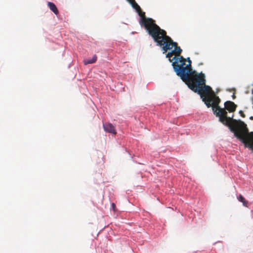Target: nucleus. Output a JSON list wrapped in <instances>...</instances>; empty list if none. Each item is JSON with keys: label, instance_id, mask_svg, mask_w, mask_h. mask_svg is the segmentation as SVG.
I'll return each mask as SVG.
<instances>
[{"label": "nucleus", "instance_id": "obj_15", "mask_svg": "<svg viewBox=\"0 0 253 253\" xmlns=\"http://www.w3.org/2000/svg\"><path fill=\"white\" fill-rule=\"evenodd\" d=\"M239 114H240V115H241L242 117H245V115L244 113L243 112V111H239Z\"/></svg>", "mask_w": 253, "mask_h": 253}, {"label": "nucleus", "instance_id": "obj_17", "mask_svg": "<svg viewBox=\"0 0 253 253\" xmlns=\"http://www.w3.org/2000/svg\"><path fill=\"white\" fill-rule=\"evenodd\" d=\"M233 98L234 99L235 98V95L234 94L233 95Z\"/></svg>", "mask_w": 253, "mask_h": 253}, {"label": "nucleus", "instance_id": "obj_5", "mask_svg": "<svg viewBox=\"0 0 253 253\" xmlns=\"http://www.w3.org/2000/svg\"><path fill=\"white\" fill-rule=\"evenodd\" d=\"M225 110H227L230 112H233L235 111L237 105L231 101H227L224 103Z\"/></svg>", "mask_w": 253, "mask_h": 253}, {"label": "nucleus", "instance_id": "obj_10", "mask_svg": "<svg viewBox=\"0 0 253 253\" xmlns=\"http://www.w3.org/2000/svg\"><path fill=\"white\" fill-rule=\"evenodd\" d=\"M238 199L239 201L243 203V204L244 206H247L248 202L246 201L245 199L241 195H240L239 196V197H238Z\"/></svg>", "mask_w": 253, "mask_h": 253}, {"label": "nucleus", "instance_id": "obj_11", "mask_svg": "<svg viewBox=\"0 0 253 253\" xmlns=\"http://www.w3.org/2000/svg\"><path fill=\"white\" fill-rule=\"evenodd\" d=\"M131 6L133 8H134L136 10V11H139L140 10V7L138 5V4L136 2L133 3V4H131Z\"/></svg>", "mask_w": 253, "mask_h": 253}, {"label": "nucleus", "instance_id": "obj_6", "mask_svg": "<svg viewBox=\"0 0 253 253\" xmlns=\"http://www.w3.org/2000/svg\"><path fill=\"white\" fill-rule=\"evenodd\" d=\"M103 128L105 131L113 133L114 134H116V129L115 126L111 123H104L103 124Z\"/></svg>", "mask_w": 253, "mask_h": 253}, {"label": "nucleus", "instance_id": "obj_8", "mask_svg": "<svg viewBox=\"0 0 253 253\" xmlns=\"http://www.w3.org/2000/svg\"><path fill=\"white\" fill-rule=\"evenodd\" d=\"M47 5L49 9L56 15H58L59 11L55 5V4L52 2H48Z\"/></svg>", "mask_w": 253, "mask_h": 253}, {"label": "nucleus", "instance_id": "obj_4", "mask_svg": "<svg viewBox=\"0 0 253 253\" xmlns=\"http://www.w3.org/2000/svg\"><path fill=\"white\" fill-rule=\"evenodd\" d=\"M137 12L141 18L140 24L144 27L153 40H157L158 39V34L164 33V30L161 29L157 25L154 20L151 18L146 17L145 12L142 11L141 9L140 11Z\"/></svg>", "mask_w": 253, "mask_h": 253}, {"label": "nucleus", "instance_id": "obj_18", "mask_svg": "<svg viewBox=\"0 0 253 253\" xmlns=\"http://www.w3.org/2000/svg\"><path fill=\"white\" fill-rule=\"evenodd\" d=\"M250 119H251V120H253V117H250Z\"/></svg>", "mask_w": 253, "mask_h": 253}, {"label": "nucleus", "instance_id": "obj_9", "mask_svg": "<svg viewBox=\"0 0 253 253\" xmlns=\"http://www.w3.org/2000/svg\"><path fill=\"white\" fill-rule=\"evenodd\" d=\"M97 60V56L96 55H94L93 57L89 59H85L84 61V65H87L88 64H92L95 63Z\"/></svg>", "mask_w": 253, "mask_h": 253}, {"label": "nucleus", "instance_id": "obj_1", "mask_svg": "<svg viewBox=\"0 0 253 253\" xmlns=\"http://www.w3.org/2000/svg\"><path fill=\"white\" fill-rule=\"evenodd\" d=\"M182 63L180 66H178L176 62L174 63V71L176 75L180 77L181 79L185 82L189 88L195 92L200 95L201 98L208 95L210 92H213L211 88L206 85L205 76L204 74H198L195 71L190 68L183 67L185 60L180 58Z\"/></svg>", "mask_w": 253, "mask_h": 253}, {"label": "nucleus", "instance_id": "obj_2", "mask_svg": "<svg viewBox=\"0 0 253 253\" xmlns=\"http://www.w3.org/2000/svg\"><path fill=\"white\" fill-rule=\"evenodd\" d=\"M158 39L157 40H154L156 43L157 45L162 47V50L164 52L168 50H170L174 47V49L170 52H169L166 57L169 58L170 62H172V65L174 68V63L176 62L178 66H180L182 63V60L180 58L182 57L185 60V59L182 56H180L182 52L181 48L177 45V43L171 39L170 37L167 35V32L164 30V33L158 34Z\"/></svg>", "mask_w": 253, "mask_h": 253}, {"label": "nucleus", "instance_id": "obj_7", "mask_svg": "<svg viewBox=\"0 0 253 253\" xmlns=\"http://www.w3.org/2000/svg\"><path fill=\"white\" fill-rule=\"evenodd\" d=\"M202 98L203 101L204 102V103L208 108L210 107H212V101L211 97L204 96V97H203V98Z\"/></svg>", "mask_w": 253, "mask_h": 253}, {"label": "nucleus", "instance_id": "obj_12", "mask_svg": "<svg viewBox=\"0 0 253 253\" xmlns=\"http://www.w3.org/2000/svg\"><path fill=\"white\" fill-rule=\"evenodd\" d=\"M188 61L189 64H188V65H187L186 66H185V67H184V65H185V64H184V65H183V67H187V68H190V69L192 70V67H191V61L190 60V58H188ZM185 62H186V61H185L184 64H185Z\"/></svg>", "mask_w": 253, "mask_h": 253}, {"label": "nucleus", "instance_id": "obj_14", "mask_svg": "<svg viewBox=\"0 0 253 253\" xmlns=\"http://www.w3.org/2000/svg\"><path fill=\"white\" fill-rule=\"evenodd\" d=\"M111 208H112L113 210L114 211H116V205H115V203H112L111 204Z\"/></svg>", "mask_w": 253, "mask_h": 253}, {"label": "nucleus", "instance_id": "obj_16", "mask_svg": "<svg viewBox=\"0 0 253 253\" xmlns=\"http://www.w3.org/2000/svg\"><path fill=\"white\" fill-rule=\"evenodd\" d=\"M128 2L131 4H133L134 2H135V0H129Z\"/></svg>", "mask_w": 253, "mask_h": 253}, {"label": "nucleus", "instance_id": "obj_13", "mask_svg": "<svg viewBox=\"0 0 253 253\" xmlns=\"http://www.w3.org/2000/svg\"><path fill=\"white\" fill-rule=\"evenodd\" d=\"M188 61L189 64H188V65H187L186 66H185V67H184V65H185V64H184V65H183V67H187V68H190V69L192 70V67H191V61L190 60V58H188ZM185 62H186V61H185L184 64H185Z\"/></svg>", "mask_w": 253, "mask_h": 253}, {"label": "nucleus", "instance_id": "obj_19", "mask_svg": "<svg viewBox=\"0 0 253 253\" xmlns=\"http://www.w3.org/2000/svg\"><path fill=\"white\" fill-rule=\"evenodd\" d=\"M128 1L129 0H127Z\"/></svg>", "mask_w": 253, "mask_h": 253}, {"label": "nucleus", "instance_id": "obj_3", "mask_svg": "<svg viewBox=\"0 0 253 253\" xmlns=\"http://www.w3.org/2000/svg\"><path fill=\"white\" fill-rule=\"evenodd\" d=\"M212 96L211 99L212 101V109L213 114L219 118V121L223 125L229 126L230 130L231 128L234 129L239 125V121L233 119L227 116V112L224 108H221L219 107V104L220 99L218 96L215 95L214 92H212Z\"/></svg>", "mask_w": 253, "mask_h": 253}]
</instances>
